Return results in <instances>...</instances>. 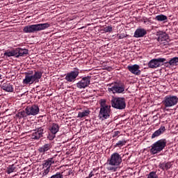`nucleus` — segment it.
Here are the masks:
<instances>
[{"label":"nucleus","instance_id":"26","mask_svg":"<svg viewBox=\"0 0 178 178\" xmlns=\"http://www.w3.org/2000/svg\"><path fill=\"white\" fill-rule=\"evenodd\" d=\"M27 111H22L16 114V117L19 118V119H22L23 118H27Z\"/></svg>","mask_w":178,"mask_h":178},{"label":"nucleus","instance_id":"14","mask_svg":"<svg viewBox=\"0 0 178 178\" xmlns=\"http://www.w3.org/2000/svg\"><path fill=\"white\" fill-rule=\"evenodd\" d=\"M127 69L131 73H132V74H135V76H140V74H141V70H140V65L137 64H135L134 65H128Z\"/></svg>","mask_w":178,"mask_h":178},{"label":"nucleus","instance_id":"36","mask_svg":"<svg viewBox=\"0 0 178 178\" xmlns=\"http://www.w3.org/2000/svg\"><path fill=\"white\" fill-rule=\"evenodd\" d=\"M124 37H126V36H124V35H119L120 40H122V39L124 38Z\"/></svg>","mask_w":178,"mask_h":178},{"label":"nucleus","instance_id":"27","mask_svg":"<svg viewBox=\"0 0 178 178\" xmlns=\"http://www.w3.org/2000/svg\"><path fill=\"white\" fill-rule=\"evenodd\" d=\"M156 20H158V22H166L168 20V17L164 15H157L155 18Z\"/></svg>","mask_w":178,"mask_h":178},{"label":"nucleus","instance_id":"2","mask_svg":"<svg viewBox=\"0 0 178 178\" xmlns=\"http://www.w3.org/2000/svg\"><path fill=\"white\" fill-rule=\"evenodd\" d=\"M42 77V72L35 71L33 74V71L25 73V79L23 80V84H33V83H39L40 79Z\"/></svg>","mask_w":178,"mask_h":178},{"label":"nucleus","instance_id":"32","mask_svg":"<svg viewBox=\"0 0 178 178\" xmlns=\"http://www.w3.org/2000/svg\"><path fill=\"white\" fill-rule=\"evenodd\" d=\"M63 172H57L56 175H52L50 178H63Z\"/></svg>","mask_w":178,"mask_h":178},{"label":"nucleus","instance_id":"22","mask_svg":"<svg viewBox=\"0 0 178 178\" xmlns=\"http://www.w3.org/2000/svg\"><path fill=\"white\" fill-rule=\"evenodd\" d=\"M160 169H162V170H168L172 168V163L167 162V163H162L159 164Z\"/></svg>","mask_w":178,"mask_h":178},{"label":"nucleus","instance_id":"30","mask_svg":"<svg viewBox=\"0 0 178 178\" xmlns=\"http://www.w3.org/2000/svg\"><path fill=\"white\" fill-rule=\"evenodd\" d=\"M126 143H127L126 140H119L118 143H116L115 147H123V145H126Z\"/></svg>","mask_w":178,"mask_h":178},{"label":"nucleus","instance_id":"24","mask_svg":"<svg viewBox=\"0 0 178 178\" xmlns=\"http://www.w3.org/2000/svg\"><path fill=\"white\" fill-rule=\"evenodd\" d=\"M4 56H8V58H10V56H17L16 49L12 51H6L4 53Z\"/></svg>","mask_w":178,"mask_h":178},{"label":"nucleus","instance_id":"20","mask_svg":"<svg viewBox=\"0 0 178 178\" xmlns=\"http://www.w3.org/2000/svg\"><path fill=\"white\" fill-rule=\"evenodd\" d=\"M52 163H55V160L54 159V158H49L47 160L44 161V162L42 164V166L43 168H51Z\"/></svg>","mask_w":178,"mask_h":178},{"label":"nucleus","instance_id":"3","mask_svg":"<svg viewBox=\"0 0 178 178\" xmlns=\"http://www.w3.org/2000/svg\"><path fill=\"white\" fill-rule=\"evenodd\" d=\"M100 104V111L99 113V119L102 120H105V119H108L111 117V106L106 104V100L102 99L99 101Z\"/></svg>","mask_w":178,"mask_h":178},{"label":"nucleus","instance_id":"7","mask_svg":"<svg viewBox=\"0 0 178 178\" xmlns=\"http://www.w3.org/2000/svg\"><path fill=\"white\" fill-rule=\"evenodd\" d=\"M111 106L115 109L122 110L126 108V100L123 97H115L111 99Z\"/></svg>","mask_w":178,"mask_h":178},{"label":"nucleus","instance_id":"12","mask_svg":"<svg viewBox=\"0 0 178 178\" xmlns=\"http://www.w3.org/2000/svg\"><path fill=\"white\" fill-rule=\"evenodd\" d=\"M79 73L80 72H79V69L75 68L74 71L67 73L65 79L69 83H72L75 79H77Z\"/></svg>","mask_w":178,"mask_h":178},{"label":"nucleus","instance_id":"4","mask_svg":"<svg viewBox=\"0 0 178 178\" xmlns=\"http://www.w3.org/2000/svg\"><path fill=\"white\" fill-rule=\"evenodd\" d=\"M49 26V23L29 25L24 27L23 31L24 33H35V31L45 30V29H48Z\"/></svg>","mask_w":178,"mask_h":178},{"label":"nucleus","instance_id":"15","mask_svg":"<svg viewBox=\"0 0 178 178\" xmlns=\"http://www.w3.org/2000/svg\"><path fill=\"white\" fill-rule=\"evenodd\" d=\"M147 34V31L144 29H138L136 30L134 37L135 38H140L141 37H144Z\"/></svg>","mask_w":178,"mask_h":178},{"label":"nucleus","instance_id":"34","mask_svg":"<svg viewBox=\"0 0 178 178\" xmlns=\"http://www.w3.org/2000/svg\"><path fill=\"white\" fill-rule=\"evenodd\" d=\"M49 170H51V168H49V167H47L43 172V176H47V175L49 173Z\"/></svg>","mask_w":178,"mask_h":178},{"label":"nucleus","instance_id":"21","mask_svg":"<svg viewBox=\"0 0 178 178\" xmlns=\"http://www.w3.org/2000/svg\"><path fill=\"white\" fill-rule=\"evenodd\" d=\"M1 88L3 91H7V92H13V86L10 83H4Z\"/></svg>","mask_w":178,"mask_h":178},{"label":"nucleus","instance_id":"8","mask_svg":"<svg viewBox=\"0 0 178 178\" xmlns=\"http://www.w3.org/2000/svg\"><path fill=\"white\" fill-rule=\"evenodd\" d=\"M109 92H113V94H122L124 91V84L122 83H115L109 85Z\"/></svg>","mask_w":178,"mask_h":178},{"label":"nucleus","instance_id":"38","mask_svg":"<svg viewBox=\"0 0 178 178\" xmlns=\"http://www.w3.org/2000/svg\"><path fill=\"white\" fill-rule=\"evenodd\" d=\"M1 77H2V75L0 74V79H1Z\"/></svg>","mask_w":178,"mask_h":178},{"label":"nucleus","instance_id":"19","mask_svg":"<svg viewBox=\"0 0 178 178\" xmlns=\"http://www.w3.org/2000/svg\"><path fill=\"white\" fill-rule=\"evenodd\" d=\"M168 40H169V36L166 33H160L157 39L159 42H161V44H165V42L163 41H168Z\"/></svg>","mask_w":178,"mask_h":178},{"label":"nucleus","instance_id":"28","mask_svg":"<svg viewBox=\"0 0 178 178\" xmlns=\"http://www.w3.org/2000/svg\"><path fill=\"white\" fill-rule=\"evenodd\" d=\"M165 63H169L170 66H175L176 63H178V57H174L171 58L168 62H166Z\"/></svg>","mask_w":178,"mask_h":178},{"label":"nucleus","instance_id":"31","mask_svg":"<svg viewBox=\"0 0 178 178\" xmlns=\"http://www.w3.org/2000/svg\"><path fill=\"white\" fill-rule=\"evenodd\" d=\"M147 178H159L156 172H150L147 175Z\"/></svg>","mask_w":178,"mask_h":178},{"label":"nucleus","instance_id":"10","mask_svg":"<svg viewBox=\"0 0 178 178\" xmlns=\"http://www.w3.org/2000/svg\"><path fill=\"white\" fill-rule=\"evenodd\" d=\"M25 111L28 116H35V115H38V113H40V107L33 104L31 106H27L25 108Z\"/></svg>","mask_w":178,"mask_h":178},{"label":"nucleus","instance_id":"37","mask_svg":"<svg viewBox=\"0 0 178 178\" xmlns=\"http://www.w3.org/2000/svg\"><path fill=\"white\" fill-rule=\"evenodd\" d=\"M92 176H94V174H92V172H91L89 175V177H92Z\"/></svg>","mask_w":178,"mask_h":178},{"label":"nucleus","instance_id":"1","mask_svg":"<svg viewBox=\"0 0 178 178\" xmlns=\"http://www.w3.org/2000/svg\"><path fill=\"white\" fill-rule=\"evenodd\" d=\"M122 163V156L119 153H113L111 157L107 160L106 165H108V170H112L116 172L118 170V166Z\"/></svg>","mask_w":178,"mask_h":178},{"label":"nucleus","instance_id":"33","mask_svg":"<svg viewBox=\"0 0 178 178\" xmlns=\"http://www.w3.org/2000/svg\"><path fill=\"white\" fill-rule=\"evenodd\" d=\"M112 30H113L112 26H109L105 28L104 31H106V33H112Z\"/></svg>","mask_w":178,"mask_h":178},{"label":"nucleus","instance_id":"35","mask_svg":"<svg viewBox=\"0 0 178 178\" xmlns=\"http://www.w3.org/2000/svg\"><path fill=\"white\" fill-rule=\"evenodd\" d=\"M119 134H120V131H114V134L113 135V137H118V136H119Z\"/></svg>","mask_w":178,"mask_h":178},{"label":"nucleus","instance_id":"11","mask_svg":"<svg viewBox=\"0 0 178 178\" xmlns=\"http://www.w3.org/2000/svg\"><path fill=\"white\" fill-rule=\"evenodd\" d=\"M165 61L166 59L161 58L152 59L148 63V67L150 69H156V67H159V66H161V63H163V62Z\"/></svg>","mask_w":178,"mask_h":178},{"label":"nucleus","instance_id":"9","mask_svg":"<svg viewBox=\"0 0 178 178\" xmlns=\"http://www.w3.org/2000/svg\"><path fill=\"white\" fill-rule=\"evenodd\" d=\"M91 83V76H84L76 83L77 88H86L90 86Z\"/></svg>","mask_w":178,"mask_h":178},{"label":"nucleus","instance_id":"29","mask_svg":"<svg viewBox=\"0 0 178 178\" xmlns=\"http://www.w3.org/2000/svg\"><path fill=\"white\" fill-rule=\"evenodd\" d=\"M15 169H16V167H15L14 164L9 165V167L7 169V173L8 175H10V173H13V172H15Z\"/></svg>","mask_w":178,"mask_h":178},{"label":"nucleus","instance_id":"25","mask_svg":"<svg viewBox=\"0 0 178 178\" xmlns=\"http://www.w3.org/2000/svg\"><path fill=\"white\" fill-rule=\"evenodd\" d=\"M90 113V110H85L83 112H79L78 113V118H80L82 119V118H86V116H88V115Z\"/></svg>","mask_w":178,"mask_h":178},{"label":"nucleus","instance_id":"16","mask_svg":"<svg viewBox=\"0 0 178 178\" xmlns=\"http://www.w3.org/2000/svg\"><path fill=\"white\" fill-rule=\"evenodd\" d=\"M49 130L54 136L53 137L50 138V140H54V138H55V134L59 131V124L53 123Z\"/></svg>","mask_w":178,"mask_h":178},{"label":"nucleus","instance_id":"17","mask_svg":"<svg viewBox=\"0 0 178 178\" xmlns=\"http://www.w3.org/2000/svg\"><path fill=\"white\" fill-rule=\"evenodd\" d=\"M51 148H52V145H51V143H47L43 146L39 147L38 150L41 154H45V152H47V151H49Z\"/></svg>","mask_w":178,"mask_h":178},{"label":"nucleus","instance_id":"23","mask_svg":"<svg viewBox=\"0 0 178 178\" xmlns=\"http://www.w3.org/2000/svg\"><path fill=\"white\" fill-rule=\"evenodd\" d=\"M164 131H165V127H161L160 129H159L152 135V138H155V137H159V136H161V134H162V133H163Z\"/></svg>","mask_w":178,"mask_h":178},{"label":"nucleus","instance_id":"6","mask_svg":"<svg viewBox=\"0 0 178 178\" xmlns=\"http://www.w3.org/2000/svg\"><path fill=\"white\" fill-rule=\"evenodd\" d=\"M162 104L164 106V109L167 108H172L177 105L178 104V97L177 96L169 95L164 97V99L162 101Z\"/></svg>","mask_w":178,"mask_h":178},{"label":"nucleus","instance_id":"18","mask_svg":"<svg viewBox=\"0 0 178 178\" xmlns=\"http://www.w3.org/2000/svg\"><path fill=\"white\" fill-rule=\"evenodd\" d=\"M17 52L16 58H19V56H24V55L29 54V50L27 49H20L17 48L15 49Z\"/></svg>","mask_w":178,"mask_h":178},{"label":"nucleus","instance_id":"13","mask_svg":"<svg viewBox=\"0 0 178 178\" xmlns=\"http://www.w3.org/2000/svg\"><path fill=\"white\" fill-rule=\"evenodd\" d=\"M32 135H31V138L33 140H40L41 137H42V134L44 133V129L42 127L38 128L35 130L32 131Z\"/></svg>","mask_w":178,"mask_h":178},{"label":"nucleus","instance_id":"5","mask_svg":"<svg viewBox=\"0 0 178 178\" xmlns=\"http://www.w3.org/2000/svg\"><path fill=\"white\" fill-rule=\"evenodd\" d=\"M166 139H161L154 143L150 149L151 154H152V155H155V154H158V152L163 151L165 147H166Z\"/></svg>","mask_w":178,"mask_h":178}]
</instances>
